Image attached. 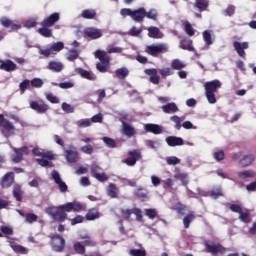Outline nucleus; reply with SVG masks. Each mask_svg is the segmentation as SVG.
I'll return each mask as SVG.
<instances>
[{
    "label": "nucleus",
    "mask_w": 256,
    "mask_h": 256,
    "mask_svg": "<svg viewBox=\"0 0 256 256\" xmlns=\"http://www.w3.org/2000/svg\"><path fill=\"white\" fill-rule=\"evenodd\" d=\"M1 127L4 136L9 137L14 134L15 126L9 120L5 119Z\"/></svg>",
    "instance_id": "nucleus-14"
},
{
    "label": "nucleus",
    "mask_w": 256,
    "mask_h": 256,
    "mask_svg": "<svg viewBox=\"0 0 256 256\" xmlns=\"http://www.w3.org/2000/svg\"><path fill=\"white\" fill-rule=\"evenodd\" d=\"M66 241L60 235H54L51 237V247L56 253H62L65 249Z\"/></svg>",
    "instance_id": "nucleus-4"
},
{
    "label": "nucleus",
    "mask_w": 256,
    "mask_h": 256,
    "mask_svg": "<svg viewBox=\"0 0 256 256\" xmlns=\"http://www.w3.org/2000/svg\"><path fill=\"white\" fill-rule=\"evenodd\" d=\"M107 194L109 195V197H111V199H117L118 198L119 190H118L116 184H114V183L109 184Z\"/></svg>",
    "instance_id": "nucleus-28"
},
{
    "label": "nucleus",
    "mask_w": 256,
    "mask_h": 256,
    "mask_svg": "<svg viewBox=\"0 0 256 256\" xmlns=\"http://www.w3.org/2000/svg\"><path fill=\"white\" fill-rule=\"evenodd\" d=\"M130 256H146L147 252L145 249H131L129 252Z\"/></svg>",
    "instance_id": "nucleus-46"
},
{
    "label": "nucleus",
    "mask_w": 256,
    "mask_h": 256,
    "mask_svg": "<svg viewBox=\"0 0 256 256\" xmlns=\"http://www.w3.org/2000/svg\"><path fill=\"white\" fill-rule=\"evenodd\" d=\"M202 38H204V42H206V45L210 46L213 44L211 31L206 30L202 32Z\"/></svg>",
    "instance_id": "nucleus-43"
},
{
    "label": "nucleus",
    "mask_w": 256,
    "mask_h": 256,
    "mask_svg": "<svg viewBox=\"0 0 256 256\" xmlns=\"http://www.w3.org/2000/svg\"><path fill=\"white\" fill-rule=\"evenodd\" d=\"M200 12L206 11L207 8L209 7V1L207 0H196V3L194 4Z\"/></svg>",
    "instance_id": "nucleus-37"
},
{
    "label": "nucleus",
    "mask_w": 256,
    "mask_h": 256,
    "mask_svg": "<svg viewBox=\"0 0 256 256\" xmlns=\"http://www.w3.org/2000/svg\"><path fill=\"white\" fill-rule=\"evenodd\" d=\"M31 86L34 88H41L44 84L43 80L40 78H34L33 80L30 81Z\"/></svg>",
    "instance_id": "nucleus-55"
},
{
    "label": "nucleus",
    "mask_w": 256,
    "mask_h": 256,
    "mask_svg": "<svg viewBox=\"0 0 256 256\" xmlns=\"http://www.w3.org/2000/svg\"><path fill=\"white\" fill-rule=\"evenodd\" d=\"M222 87V83L219 80H212L204 83V90L208 103L215 104L217 99L215 93Z\"/></svg>",
    "instance_id": "nucleus-2"
},
{
    "label": "nucleus",
    "mask_w": 256,
    "mask_h": 256,
    "mask_svg": "<svg viewBox=\"0 0 256 256\" xmlns=\"http://www.w3.org/2000/svg\"><path fill=\"white\" fill-rule=\"evenodd\" d=\"M75 72L79 75H81L82 78L90 80V81H95L97 79V76L92 73L91 71H87L83 68H76Z\"/></svg>",
    "instance_id": "nucleus-18"
},
{
    "label": "nucleus",
    "mask_w": 256,
    "mask_h": 256,
    "mask_svg": "<svg viewBox=\"0 0 256 256\" xmlns=\"http://www.w3.org/2000/svg\"><path fill=\"white\" fill-rule=\"evenodd\" d=\"M146 132L154 133L156 135L161 134L163 129L158 124L148 123L144 126Z\"/></svg>",
    "instance_id": "nucleus-23"
},
{
    "label": "nucleus",
    "mask_w": 256,
    "mask_h": 256,
    "mask_svg": "<svg viewBox=\"0 0 256 256\" xmlns=\"http://www.w3.org/2000/svg\"><path fill=\"white\" fill-rule=\"evenodd\" d=\"M0 229L6 236H12L14 233L13 228L6 225L1 226Z\"/></svg>",
    "instance_id": "nucleus-56"
},
{
    "label": "nucleus",
    "mask_w": 256,
    "mask_h": 256,
    "mask_svg": "<svg viewBox=\"0 0 256 256\" xmlns=\"http://www.w3.org/2000/svg\"><path fill=\"white\" fill-rule=\"evenodd\" d=\"M146 17L156 21L158 19L157 10L151 9L149 12L146 11Z\"/></svg>",
    "instance_id": "nucleus-60"
},
{
    "label": "nucleus",
    "mask_w": 256,
    "mask_h": 256,
    "mask_svg": "<svg viewBox=\"0 0 256 256\" xmlns=\"http://www.w3.org/2000/svg\"><path fill=\"white\" fill-rule=\"evenodd\" d=\"M0 23L5 27V28H11V30H18L21 28L20 25L15 24L12 20L8 19L7 17H2L0 19Z\"/></svg>",
    "instance_id": "nucleus-22"
},
{
    "label": "nucleus",
    "mask_w": 256,
    "mask_h": 256,
    "mask_svg": "<svg viewBox=\"0 0 256 256\" xmlns=\"http://www.w3.org/2000/svg\"><path fill=\"white\" fill-rule=\"evenodd\" d=\"M95 56L101 61L100 63L109 65L110 57L107 55L105 51L97 50L95 52Z\"/></svg>",
    "instance_id": "nucleus-26"
},
{
    "label": "nucleus",
    "mask_w": 256,
    "mask_h": 256,
    "mask_svg": "<svg viewBox=\"0 0 256 256\" xmlns=\"http://www.w3.org/2000/svg\"><path fill=\"white\" fill-rule=\"evenodd\" d=\"M31 81L25 79L23 82L20 83L19 87L22 93H24L27 89L30 88Z\"/></svg>",
    "instance_id": "nucleus-57"
},
{
    "label": "nucleus",
    "mask_w": 256,
    "mask_h": 256,
    "mask_svg": "<svg viewBox=\"0 0 256 256\" xmlns=\"http://www.w3.org/2000/svg\"><path fill=\"white\" fill-rule=\"evenodd\" d=\"M50 26H42V28L38 29V33L43 37L50 38L52 37V30L49 29Z\"/></svg>",
    "instance_id": "nucleus-40"
},
{
    "label": "nucleus",
    "mask_w": 256,
    "mask_h": 256,
    "mask_svg": "<svg viewBox=\"0 0 256 256\" xmlns=\"http://www.w3.org/2000/svg\"><path fill=\"white\" fill-rule=\"evenodd\" d=\"M180 48L190 52L195 51V48L193 47V41L187 38H184L182 41H180Z\"/></svg>",
    "instance_id": "nucleus-27"
},
{
    "label": "nucleus",
    "mask_w": 256,
    "mask_h": 256,
    "mask_svg": "<svg viewBox=\"0 0 256 256\" xmlns=\"http://www.w3.org/2000/svg\"><path fill=\"white\" fill-rule=\"evenodd\" d=\"M60 20V14L58 12H55L51 14L48 18H46L44 21L41 22L42 26H54L58 21Z\"/></svg>",
    "instance_id": "nucleus-15"
},
{
    "label": "nucleus",
    "mask_w": 256,
    "mask_h": 256,
    "mask_svg": "<svg viewBox=\"0 0 256 256\" xmlns=\"http://www.w3.org/2000/svg\"><path fill=\"white\" fill-rule=\"evenodd\" d=\"M255 176L256 174L252 170H244L242 172H238V177H240V179H251Z\"/></svg>",
    "instance_id": "nucleus-38"
},
{
    "label": "nucleus",
    "mask_w": 256,
    "mask_h": 256,
    "mask_svg": "<svg viewBox=\"0 0 256 256\" xmlns=\"http://www.w3.org/2000/svg\"><path fill=\"white\" fill-rule=\"evenodd\" d=\"M0 69L5 70L7 72L16 70V64L11 60L2 61L0 60Z\"/></svg>",
    "instance_id": "nucleus-24"
},
{
    "label": "nucleus",
    "mask_w": 256,
    "mask_h": 256,
    "mask_svg": "<svg viewBox=\"0 0 256 256\" xmlns=\"http://www.w3.org/2000/svg\"><path fill=\"white\" fill-rule=\"evenodd\" d=\"M47 68L54 72H61L64 69V65L61 62L50 61Z\"/></svg>",
    "instance_id": "nucleus-30"
},
{
    "label": "nucleus",
    "mask_w": 256,
    "mask_h": 256,
    "mask_svg": "<svg viewBox=\"0 0 256 256\" xmlns=\"http://www.w3.org/2000/svg\"><path fill=\"white\" fill-rule=\"evenodd\" d=\"M148 35L151 38L158 39L162 37L161 31L158 27H150L148 28Z\"/></svg>",
    "instance_id": "nucleus-35"
},
{
    "label": "nucleus",
    "mask_w": 256,
    "mask_h": 256,
    "mask_svg": "<svg viewBox=\"0 0 256 256\" xmlns=\"http://www.w3.org/2000/svg\"><path fill=\"white\" fill-rule=\"evenodd\" d=\"M103 33L100 29L94 27H88L84 30V37L91 38L93 40L101 38Z\"/></svg>",
    "instance_id": "nucleus-12"
},
{
    "label": "nucleus",
    "mask_w": 256,
    "mask_h": 256,
    "mask_svg": "<svg viewBox=\"0 0 256 256\" xmlns=\"http://www.w3.org/2000/svg\"><path fill=\"white\" fill-rule=\"evenodd\" d=\"M233 45H234V50H236V53H238V56L245 58L246 56L245 49L249 48V43L248 42L240 43L238 41H234Z\"/></svg>",
    "instance_id": "nucleus-13"
},
{
    "label": "nucleus",
    "mask_w": 256,
    "mask_h": 256,
    "mask_svg": "<svg viewBox=\"0 0 256 256\" xmlns=\"http://www.w3.org/2000/svg\"><path fill=\"white\" fill-rule=\"evenodd\" d=\"M103 141L110 148H115L117 146L116 141L114 139H112V138L104 137Z\"/></svg>",
    "instance_id": "nucleus-59"
},
{
    "label": "nucleus",
    "mask_w": 256,
    "mask_h": 256,
    "mask_svg": "<svg viewBox=\"0 0 256 256\" xmlns=\"http://www.w3.org/2000/svg\"><path fill=\"white\" fill-rule=\"evenodd\" d=\"M135 197L141 199L142 201H148L149 191L146 188L140 187L134 191Z\"/></svg>",
    "instance_id": "nucleus-21"
},
{
    "label": "nucleus",
    "mask_w": 256,
    "mask_h": 256,
    "mask_svg": "<svg viewBox=\"0 0 256 256\" xmlns=\"http://www.w3.org/2000/svg\"><path fill=\"white\" fill-rule=\"evenodd\" d=\"M25 218H26V223H35L36 221H38V216L33 213H27L25 215Z\"/></svg>",
    "instance_id": "nucleus-53"
},
{
    "label": "nucleus",
    "mask_w": 256,
    "mask_h": 256,
    "mask_svg": "<svg viewBox=\"0 0 256 256\" xmlns=\"http://www.w3.org/2000/svg\"><path fill=\"white\" fill-rule=\"evenodd\" d=\"M238 219H240V221H241L242 223H246V224H247V223H251V221H252V218H251L250 214L247 213V212H244V211H242V212L239 214Z\"/></svg>",
    "instance_id": "nucleus-42"
},
{
    "label": "nucleus",
    "mask_w": 256,
    "mask_h": 256,
    "mask_svg": "<svg viewBox=\"0 0 256 256\" xmlns=\"http://www.w3.org/2000/svg\"><path fill=\"white\" fill-rule=\"evenodd\" d=\"M64 153L68 163H77L79 159V154L75 146L70 145L69 149L65 150Z\"/></svg>",
    "instance_id": "nucleus-9"
},
{
    "label": "nucleus",
    "mask_w": 256,
    "mask_h": 256,
    "mask_svg": "<svg viewBox=\"0 0 256 256\" xmlns=\"http://www.w3.org/2000/svg\"><path fill=\"white\" fill-rule=\"evenodd\" d=\"M83 209L84 206L82 203L74 201L68 202L58 207H49L47 209V213L50 217L54 219V221H56L57 223H61L62 221H65V219H67V213H71V211H74V213H80V211H83Z\"/></svg>",
    "instance_id": "nucleus-1"
},
{
    "label": "nucleus",
    "mask_w": 256,
    "mask_h": 256,
    "mask_svg": "<svg viewBox=\"0 0 256 256\" xmlns=\"http://www.w3.org/2000/svg\"><path fill=\"white\" fill-rule=\"evenodd\" d=\"M162 110L167 114H173L178 112L179 108L174 102H170L167 105L162 106Z\"/></svg>",
    "instance_id": "nucleus-29"
},
{
    "label": "nucleus",
    "mask_w": 256,
    "mask_h": 256,
    "mask_svg": "<svg viewBox=\"0 0 256 256\" xmlns=\"http://www.w3.org/2000/svg\"><path fill=\"white\" fill-rule=\"evenodd\" d=\"M73 249L77 255H85L86 248L81 242H75L73 245Z\"/></svg>",
    "instance_id": "nucleus-36"
},
{
    "label": "nucleus",
    "mask_w": 256,
    "mask_h": 256,
    "mask_svg": "<svg viewBox=\"0 0 256 256\" xmlns=\"http://www.w3.org/2000/svg\"><path fill=\"white\" fill-rule=\"evenodd\" d=\"M37 163L41 166V167H54V164L44 158H38L36 159Z\"/></svg>",
    "instance_id": "nucleus-47"
},
{
    "label": "nucleus",
    "mask_w": 256,
    "mask_h": 256,
    "mask_svg": "<svg viewBox=\"0 0 256 256\" xmlns=\"http://www.w3.org/2000/svg\"><path fill=\"white\" fill-rule=\"evenodd\" d=\"M22 195L23 192L21 190V185L15 184L13 187V197L16 199V201H19V203H21V201L23 200Z\"/></svg>",
    "instance_id": "nucleus-33"
},
{
    "label": "nucleus",
    "mask_w": 256,
    "mask_h": 256,
    "mask_svg": "<svg viewBox=\"0 0 256 256\" xmlns=\"http://www.w3.org/2000/svg\"><path fill=\"white\" fill-rule=\"evenodd\" d=\"M79 57V52L75 49L69 51L67 59L71 62L75 61Z\"/></svg>",
    "instance_id": "nucleus-50"
},
{
    "label": "nucleus",
    "mask_w": 256,
    "mask_h": 256,
    "mask_svg": "<svg viewBox=\"0 0 256 256\" xmlns=\"http://www.w3.org/2000/svg\"><path fill=\"white\" fill-rule=\"evenodd\" d=\"M195 219H196V216L193 212L184 216V219H182V223L184 224V229H189L190 224L193 221H195Z\"/></svg>",
    "instance_id": "nucleus-31"
},
{
    "label": "nucleus",
    "mask_w": 256,
    "mask_h": 256,
    "mask_svg": "<svg viewBox=\"0 0 256 256\" xmlns=\"http://www.w3.org/2000/svg\"><path fill=\"white\" fill-rule=\"evenodd\" d=\"M204 248H206V252L208 254L217 255V254H225L226 248L221 244H215V242L206 240L204 241Z\"/></svg>",
    "instance_id": "nucleus-3"
},
{
    "label": "nucleus",
    "mask_w": 256,
    "mask_h": 256,
    "mask_svg": "<svg viewBox=\"0 0 256 256\" xmlns=\"http://www.w3.org/2000/svg\"><path fill=\"white\" fill-rule=\"evenodd\" d=\"M121 215L123 219H130L131 215H133V210L131 209H121Z\"/></svg>",
    "instance_id": "nucleus-62"
},
{
    "label": "nucleus",
    "mask_w": 256,
    "mask_h": 256,
    "mask_svg": "<svg viewBox=\"0 0 256 256\" xmlns=\"http://www.w3.org/2000/svg\"><path fill=\"white\" fill-rule=\"evenodd\" d=\"M63 48H64V43H63V42L54 43V44L50 47L51 51H56V52L61 51Z\"/></svg>",
    "instance_id": "nucleus-63"
},
{
    "label": "nucleus",
    "mask_w": 256,
    "mask_h": 256,
    "mask_svg": "<svg viewBox=\"0 0 256 256\" xmlns=\"http://www.w3.org/2000/svg\"><path fill=\"white\" fill-rule=\"evenodd\" d=\"M94 178L100 181V183H105L106 181H108L109 176L105 172H103L96 174V177Z\"/></svg>",
    "instance_id": "nucleus-58"
},
{
    "label": "nucleus",
    "mask_w": 256,
    "mask_h": 256,
    "mask_svg": "<svg viewBox=\"0 0 256 256\" xmlns=\"http://www.w3.org/2000/svg\"><path fill=\"white\" fill-rule=\"evenodd\" d=\"M255 161V157L252 154H248V155H244V157H242V159H240V162H238L240 164V167H249L250 165H252V163H254Z\"/></svg>",
    "instance_id": "nucleus-25"
},
{
    "label": "nucleus",
    "mask_w": 256,
    "mask_h": 256,
    "mask_svg": "<svg viewBox=\"0 0 256 256\" xmlns=\"http://www.w3.org/2000/svg\"><path fill=\"white\" fill-rule=\"evenodd\" d=\"M146 17V10L144 7H141L137 10H134L133 13H132V19L135 21V22H139V23H142L144 21V18Z\"/></svg>",
    "instance_id": "nucleus-17"
},
{
    "label": "nucleus",
    "mask_w": 256,
    "mask_h": 256,
    "mask_svg": "<svg viewBox=\"0 0 256 256\" xmlns=\"http://www.w3.org/2000/svg\"><path fill=\"white\" fill-rule=\"evenodd\" d=\"M170 120H172L174 122V128H176V130H180L181 127H182V124H181V118L177 115H174L172 117H170Z\"/></svg>",
    "instance_id": "nucleus-52"
},
{
    "label": "nucleus",
    "mask_w": 256,
    "mask_h": 256,
    "mask_svg": "<svg viewBox=\"0 0 256 256\" xmlns=\"http://www.w3.org/2000/svg\"><path fill=\"white\" fill-rule=\"evenodd\" d=\"M224 193L222 188H214L212 187V190L208 191L206 194H202L204 197H210L211 199H219V197H223Z\"/></svg>",
    "instance_id": "nucleus-19"
},
{
    "label": "nucleus",
    "mask_w": 256,
    "mask_h": 256,
    "mask_svg": "<svg viewBox=\"0 0 256 256\" xmlns=\"http://www.w3.org/2000/svg\"><path fill=\"white\" fill-rule=\"evenodd\" d=\"M166 142L170 147L184 145V140L181 137H176V136H168L166 138Z\"/></svg>",
    "instance_id": "nucleus-20"
},
{
    "label": "nucleus",
    "mask_w": 256,
    "mask_h": 256,
    "mask_svg": "<svg viewBox=\"0 0 256 256\" xmlns=\"http://www.w3.org/2000/svg\"><path fill=\"white\" fill-rule=\"evenodd\" d=\"M14 181H15L14 173L8 172L1 179V187L3 189H9V187H12Z\"/></svg>",
    "instance_id": "nucleus-11"
},
{
    "label": "nucleus",
    "mask_w": 256,
    "mask_h": 256,
    "mask_svg": "<svg viewBox=\"0 0 256 256\" xmlns=\"http://www.w3.org/2000/svg\"><path fill=\"white\" fill-rule=\"evenodd\" d=\"M145 215L149 217V219H156L158 212L155 208H148L145 209Z\"/></svg>",
    "instance_id": "nucleus-45"
},
{
    "label": "nucleus",
    "mask_w": 256,
    "mask_h": 256,
    "mask_svg": "<svg viewBox=\"0 0 256 256\" xmlns=\"http://www.w3.org/2000/svg\"><path fill=\"white\" fill-rule=\"evenodd\" d=\"M80 240H84V247H95L96 242L88 235L80 236Z\"/></svg>",
    "instance_id": "nucleus-39"
},
{
    "label": "nucleus",
    "mask_w": 256,
    "mask_h": 256,
    "mask_svg": "<svg viewBox=\"0 0 256 256\" xmlns=\"http://www.w3.org/2000/svg\"><path fill=\"white\" fill-rule=\"evenodd\" d=\"M185 67H186V65L182 61H180L179 59H176V60L172 61V69L180 70V69H183Z\"/></svg>",
    "instance_id": "nucleus-51"
},
{
    "label": "nucleus",
    "mask_w": 256,
    "mask_h": 256,
    "mask_svg": "<svg viewBox=\"0 0 256 256\" xmlns=\"http://www.w3.org/2000/svg\"><path fill=\"white\" fill-rule=\"evenodd\" d=\"M29 104L30 108L36 111L38 114H46L50 109L49 105L43 100H32Z\"/></svg>",
    "instance_id": "nucleus-6"
},
{
    "label": "nucleus",
    "mask_w": 256,
    "mask_h": 256,
    "mask_svg": "<svg viewBox=\"0 0 256 256\" xmlns=\"http://www.w3.org/2000/svg\"><path fill=\"white\" fill-rule=\"evenodd\" d=\"M11 249H13V251L15 253H20V254H27V250L24 246H21V245H14V244H11Z\"/></svg>",
    "instance_id": "nucleus-48"
},
{
    "label": "nucleus",
    "mask_w": 256,
    "mask_h": 256,
    "mask_svg": "<svg viewBox=\"0 0 256 256\" xmlns=\"http://www.w3.org/2000/svg\"><path fill=\"white\" fill-rule=\"evenodd\" d=\"M97 16V12L94 9H85L83 10L81 17L84 19L92 20Z\"/></svg>",
    "instance_id": "nucleus-32"
},
{
    "label": "nucleus",
    "mask_w": 256,
    "mask_h": 256,
    "mask_svg": "<svg viewBox=\"0 0 256 256\" xmlns=\"http://www.w3.org/2000/svg\"><path fill=\"white\" fill-rule=\"evenodd\" d=\"M184 32H186V34H188V36L195 35V30H194L193 26L191 25V23L188 21L184 22Z\"/></svg>",
    "instance_id": "nucleus-44"
},
{
    "label": "nucleus",
    "mask_w": 256,
    "mask_h": 256,
    "mask_svg": "<svg viewBox=\"0 0 256 256\" xmlns=\"http://www.w3.org/2000/svg\"><path fill=\"white\" fill-rule=\"evenodd\" d=\"M52 179L56 183V185H58L59 190L61 191V193H66L68 191V186L62 180V178H61V176H60L58 171H56V170L52 171Z\"/></svg>",
    "instance_id": "nucleus-10"
},
{
    "label": "nucleus",
    "mask_w": 256,
    "mask_h": 256,
    "mask_svg": "<svg viewBox=\"0 0 256 256\" xmlns=\"http://www.w3.org/2000/svg\"><path fill=\"white\" fill-rule=\"evenodd\" d=\"M236 7L233 5H228V8L225 9L224 15L225 16H233L235 14Z\"/></svg>",
    "instance_id": "nucleus-61"
},
{
    "label": "nucleus",
    "mask_w": 256,
    "mask_h": 256,
    "mask_svg": "<svg viewBox=\"0 0 256 256\" xmlns=\"http://www.w3.org/2000/svg\"><path fill=\"white\" fill-rule=\"evenodd\" d=\"M142 33V29H138L137 27H132L131 29H130V31H129V35L130 36H134V37H136V36H139L140 34Z\"/></svg>",
    "instance_id": "nucleus-64"
},
{
    "label": "nucleus",
    "mask_w": 256,
    "mask_h": 256,
    "mask_svg": "<svg viewBox=\"0 0 256 256\" xmlns=\"http://www.w3.org/2000/svg\"><path fill=\"white\" fill-rule=\"evenodd\" d=\"M145 51L153 57H158L159 54L167 52V47L164 44L149 45L146 47Z\"/></svg>",
    "instance_id": "nucleus-8"
},
{
    "label": "nucleus",
    "mask_w": 256,
    "mask_h": 256,
    "mask_svg": "<svg viewBox=\"0 0 256 256\" xmlns=\"http://www.w3.org/2000/svg\"><path fill=\"white\" fill-rule=\"evenodd\" d=\"M100 213L96 208H92L88 211L86 215L87 221H95V219H99Z\"/></svg>",
    "instance_id": "nucleus-34"
},
{
    "label": "nucleus",
    "mask_w": 256,
    "mask_h": 256,
    "mask_svg": "<svg viewBox=\"0 0 256 256\" xmlns=\"http://www.w3.org/2000/svg\"><path fill=\"white\" fill-rule=\"evenodd\" d=\"M122 133L124 135H126L128 138H131V137H133V136H135L137 134V131H136V129L132 125H130L127 122L123 121L122 122Z\"/></svg>",
    "instance_id": "nucleus-16"
},
{
    "label": "nucleus",
    "mask_w": 256,
    "mask_h": 256,
    "mask_svg": "<svg viewBox=\"0 0 256 256\" xmlns=\"http://www.w3.org/2000/svg\"><path fill=\"white\" fill-rule=\"evenodd\" d=\"M128 155L130 157L123 160V163H125L129 167H134V165H136L137 161H141V159H142V153H141V150H139V149L130 150L128 152Z\"/></svg>",
    "instance_id": "nucleus-5"
},
{
    "label": "nucleus",
    "mask_w": 256,
    "mask_h": 256,
    "mask_svg": "<svg viewBox=\"0 0 256 256\" xmlns=\"http://www.w3.org/2000/svg\"><path fill=\"white\" fill-rule=\"evenodd\" d=\"M212 157H214L216 161H223L225 159V152L223 150H218L212 153Z\"/></svg>",
    "instance_id": "nucleus-49"
},
{
    "label": "nucleus",
    "mask_w": 256,
    "mask_h": 256,
    "mask_svg": "<svg viewBox=\"0 0 256 256\" xmlns=\"http://www.w3.org/2000/svg\"><path fill=\"white\" fill-rule=\"evenodd\" d=\"M13 151L14 154L11 157L13 163H21V161H23V156L29 155V149L27 146H23L21 148L13 147Z\"/></svg>",
    "instance_id": "nucleus-7"
},
{
    "label": "nucleus",
    "mask_w": 256,
    "mask_h": 256,
    "mask_svg": "<svg viewBox=\"0 0 256 256\" xmlns=\"http://www.w3.org/2000/svg\"><path fill=\"white\" fill-rule=\"evenodd\" d=\"M167 161V165H179V163L181 162V160L176 157V156H170L166 159Z\"/></svg>",
    "instance_id": "nucleus-54"
},
{
    "label": "nucleus",
    "mask_w": 256,
    "mask_h": 256,
    "mask_svg": "<svg viewBox=\"0 0 256 256\" xmlns=\"http://www.w3.org/2000/svg\"><path fill=\"white\" fill-rule=\"evenodd\" d=\"M128 75H129V70L125 67H122L116 70V76L121 80H124Z\"/></svg>",
    "instance_id": "nucleus-41"
}]
</instances>
